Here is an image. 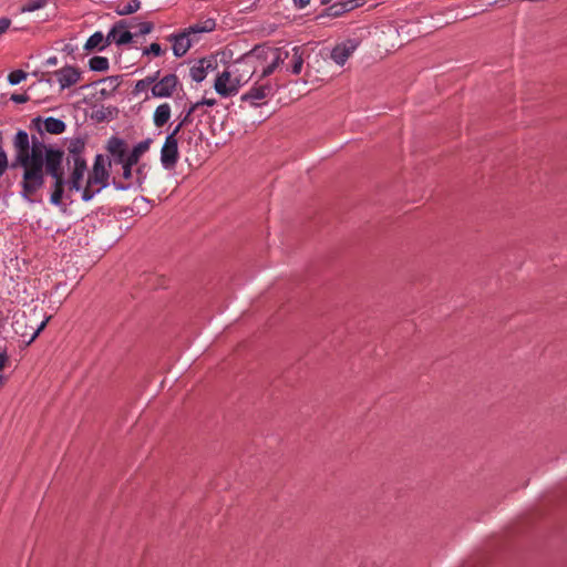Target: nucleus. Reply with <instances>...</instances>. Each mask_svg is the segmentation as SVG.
Masks as SVG:
<instances>
[{"label":"nucleus","mask_w":567,"mask_h":567,"mask_svg":"<svg viewBox=\"0 0 567 567\" xmlns=\"http://www.w3.org/2000/svg\"><path fill=\"white\" fill-rule=\"evenodd\" d=\"M71 164L73 165L70 179L71 189L82 190V182L87 171L86 161L75 158L73 162H71Z\"/></svg>","instance_id":"17"},{"label":"nucleus","mask_w":567,"mask_h":567,"mask_svg":"<svg viewBox=\"0 0 567 567\" xmlns=\"http://www.w3.org/2000/svg\"><path fill=\"white\" fill-rule=\"evenodd\" d=\"M54 76L60 84V89L64 90L76 84L81 79V73L76 68L66 65L55 71Z\"/></svg>","instance_id":"13"},{"label":"nucleus","mask_w":567,"mask_h":567,"mask_svg":"<svg viewBox=\"0 0 567 567\" xmlns=\"http://www.w3.org/2000/svg\"><path fill=\"white\" fill-rule=\"evenodd\" d=\"M64 159V154L56 157L55 159L49 161V163L44 166V176L49 175L53 179V192L50 197V203L54 206L62 205V198L64 193V173L62 168Z\"/></svg>","instance_id":"4"},{"label":"nucleus","mask_w":567,"mask_h":567,"mask_svg":"<svg viewBox=\"0 0 567 567\" xmlns=\"http://www.w3.org/2000/svg\"><path fill=\"white\" fill-rule=\"evenodd\" d=\"M110 174L102 155H96L92 171L89 173L86 185L82 189V199L91 200L102 189L109 186Z\"/></svg>","instance_id":"3"},{"label":"nucleus","mask_w":567,"mask_h":567,"mask_svg":"<svg viewBox=\"0 0 567 567\" xmlns=\"http://www.w3.org/2000/svg\"><path fill=\"white\" fill-rule=\"evenodd\" d=\"M184 127V125L178 122V124L173 128V131L168 135H173V137H177L181 130Z\"/></svg>","instance_id":"41"},{"label":"nucleus","mask_w":567,"mask_h":567,"mask_svg":"<svg viewBox=\"0 0 567 567\" xmlns=\"http://www.w3.org/2000/svg\"><path fill=\"white\" fill-rule=\"evenodd\" d=\"M29 95L28 94H12L11 95V101L17 103V104H22V103H27L29 101Z\"/></svg>","instance_id":"36"},{"label":"nucleus","mask_w":567,"mask_h":567,"mask_svg":"<svg viewBox=\"0 0 567 567\" xmlns=\"http://www.w3.org/2000/svg\"><path fill=\"white\" fill-rule=\"evenodd\" d=\"M122 166V176L123 181H116V183H130L134 181V173L132 171V167L135 166V164H128V162L120 163Z\"/></svg>","instance_id":"30"},{"label":"nucleus","mask_w":567,"mask_h":567,"mask_svg":"<svg viewBox=\"0 0 567 567\" xmlns=\"http://www.w3.org/2000/svg\"><path fill=\"white\" fill-rule=\"evenodd\" d=\"M171 105L168 103L159 104L153 113V123L156 127H163L171 118Z\"/></svg>","instance_id":"19"},{"label":"nucleus","mask_w":567,"mask_h":567,"mask_svg":"<svg viewBox=\"0 0 567 567\" xmlns=\"http://www.w3.org/2000/svg\"><path fill=\"white\" fill-rule=\"evenodd\" d=\"M159 71H157L154 75L146 76L145 79L138 80L134 85V94H141L145 92L155 80L158 78Z\"/></svg>","instance_id":"29"},{"label":"nucleus","mask_w":567,"mask_h":567,"mask_svg":"<svg viewBox=\"0 0 567 567\" xmlns=\"http://www.w3.org/2000/svg\"><path fill=\"white\" fill-rule=\"evenodd\" d=\"M147 167L145 164L140 165L133 173H134V181L130 183H116V181H113V185L118 190H127L131 188L140 187L146 179L147 175Z\"/></svg>","instance_id":"18"},{"label":"nucleus","mask_w":567,"mask_h":567,"mask_svg":"<svg viewBox=\"0 0 567 567\" xmlns=\"http://www.w3.org/2000/svg\"><path fill=\"white\" fill-rule=\"evenodd\" d=\"M150 145H151V140L150 138L141 141L136 145H134V147L131 151H128V153H127L126 161L128 162V164H135L136 165L138 163L140 157L145 152L148 151Z\"/></svg>","instance_id":"20"},{"label":"nucleus","mask_w":567,"mask_h":567,"mask_svg":"<svg viewBox=\"0 0 567 567\" xmlns=\"http://www.w3.org/2000/svg\"><path fill=\"white\" fill-rule=\"evenodd\" d=\"M63 50L66 51L68 53H72L73 47L71 44H66Z\"/></svg>","instance_id":"43"},{"label":"nucleus","mask_w":567,"mask_h":567,"mask_svg":"<svg viewBox=\"0 0 567 567\" xmlns=\"http://www.w3.org/2000/svg\"><path fill=\"white\" fill-rule=\"evenodd\" d=\"M248 54L251 56L254 75L258 80L265 79L278 70L287 56L284 48L270 47H255Z\"/></svg>","instance_id":"2"},{"label":"nucleus","mask_w":567,"mask_h":567,"mask_svg":"<svg viewBox=\"0 0 567 567\" xmlns=\"http://www.w3.org/2000/svg\"><path fill=\"white\" fill-rule=\"evenodd\" d=\"M179 84L176 74H167L159 80H155L152 84L151 92L153 97L165 99L171 97Z\"/></svg>","instance_id":"8"},{"label":"nucleus","mask_w":567,"mask_h":567,"mask_svg":"<svg viewBox=\"0 0 567 567\" xmlns=\"http://www.w3.org/2000/svg\"><path fill=\"white\" fill-rule=\"evenodd\" d=\"M179 159L178 138L167 135L161 148L159 161L166 171L175 169Z\"/></svg>","instance_id":"6"},{"label":"nucleus","mask_w":567,"mask_h":567,"mask_svg":"<svg viewBox=\"0 0 567 567\" xmlns=\"http://www.w3.org/2000/svg\"><path fill=\"white\" fill-rule=\"evenodd\" d=\"M164 53V50L162 49L161 44L154 42L151 43L150 47L145 48L143 50V55H154V56H161Z\"/></svg>","instance_id":"33"},{"label":"nucleus","mask_w":567,"mask_h":567,"mask_svg":"<svg viewBox=\"0 0 567 567\" xmlns=\"http://www.w3.org/2000/svg\"><path fill=\"white\" fill-rule=\"evenodd\" d=\"M106 150L115 164L126 162L128 150L124 140L117 136H112L107 141Z\"/></svg>","instance_id":"14"},{"label":"nucleus","mask_w":567,"mask_h":567,"mask_svg":"<svg viewBox=\"0 0 567 567\" xmlns=\"http://www.w3.org/2000/svg\"><path fill=\"white\" fill-rule=\"evenodd\" d=\"M228 68L241 85H245L255 76L251 65V56L248 52L229 64Z\"/></svg>","instance_id":"7"},{"label":"nucleus","mask_w":567,"mask_h":567,"mask_svg":"<svg viewBox=\"0 0 567 567\" xmlns=\"http://www.w3.org/2000/svg\"><path fill=\"white\" fill-rule=\"evenodd\" d=\"M215 29H216V20L213 18H208L204 21H200L198 23H195V24L188 27V31H190L193 34L208 33V32H213Z\"/></svg>","instance_id":"24"},{"label":"nucleus","mask_w":567,"mask_h":567,"mask_svg":"<svg viewBox=\"0 0 567 567\" xmlns=\"http://www.w3.org/2000/svg\"><path fill=\"white\" fill-rule=\"evenodd\" d=\"M44 6H45V0H30L21 8V12L22 13L33 12L39 9H42Z\"/></svg>","instance_id":"32"},{"label":"nucleus","mask_w":567,"mask_h":567,"mask_svg":"<svg viewBox=\"0 0 567 567\" xmlns=\"http://www.w3.org/2000/svg\"><path fill=\"white\" fill-rule=\"evenodd\" d=\"M292 2L296 8L303 9L310 3V0H292Z\"/></svg>","instance_id":"39"},{"label":"nucleus","mask_w":567,"mask_h":567,"mask_svg":"<svg viewBox=\"0 0 567 567\" xmlns=\"http://www.w3.org/2000/svg\"><path fill=\"white\" fill-rule=\"evenodd\" d=\"M195 104H198V107L202 105L214 106L216 104V100L204 97L203 100L196 102Z\"/></svg>","instance_id":"38"},{"label":"nucleus","mask_w":567,"mask_h":567,"mask_svg":"<svg viewBox=\"0 0 567 567\" xmlns=\"http://www.w3.org/2000/svg\"><path fill=\"white\" fill-rule=\"evenodd\" d=\"M128 25L131 29H136L134 35H145L153 31L154 24L150 21H136L135 19L128 21Z\"/></svg>","instance_id":"25"},{"label":"nucleus","mask_w":567,"mask_h":567,"mask_svg":"<svg viewBox=\"0 0 567 567\" xmlns=\"http://www.w3.org/2000/svg\"><path fill=\"white\" fill-rule=\"evenodd\" d=\"M11 25V20L9 18H0V35L3 34Z\"/></svg>","instance_id":"37"},{"label":"nucleus","mask_w":567,"mask_h":567,"mask_svg":"<svg viewBox=\"0 0 567 567\" xmlns=\"http://www.w3.org/2000/svg\"><path fill=\"white\" fill-rule=\"evenodd\" d=\"M90 70L95 72H104L109 70L110 63L109 59L105 56L96 55L90 59L89 61Z\"/></svg>","instance_id":"27"},{"label":"nucleus","mask_w":567,"mask_h":567,"mask_svg":"<svg viewBox=\"0 0 567 567\" xmlns=\"http://www.w3.org/2000/svg\"><path fill=\"white\" fill-rule=\"evenodd\" d=\"M8 360V355L6 352H0V370L4 368V364Z\"/></svg>","instance_id":"42"},{"label":"nucleus","mask_w":567,"mask_h":567,"mask_svg":"<svg viewBox=\"0 0 567 567\" xmlns=\"http://www.w3.org/2000/svg\"><path fill=\"white\" fill-rule=\"evenodd\" d=\"M128 21L121 20L116 22L106 34V43H115L116 45L128 44L133 40V33L128 30Z\"/></svg>","instance_id":"9"},{"label":"nucleus","mask_w":567,"mask_h":567,"mask_svg":"<svg viewBox=\"0 0 567 567\" xmlns=\"http://www.w3.org/2000/svg\"><path fill=\"white\" fill-rule=\"evenodd\" d=\"M198 109V104H192L190 107L181 114L179 122L185 126L188 123H190V116L192 114Z\"/></svg>","instance_id":"34"},{"label":"nucleus","mask_w":567,"mask_h":567,"mask_svg":"<svg viewBox=\"0 0 567 567\" xmlns=\"http://www.w3.org/2000/svg\"><path fill=\"white\" fill-rule=\"evenodd\" d=\"M50 319H51V316L44 317L42 319V321L37 326V328H32V332L29 334L27 331H22L20 329V328H22L23 326L27 324V318L23 315L21 318H17L16 319V321L13 322V328H14V331L17 333L21 334L22 337L29 336L27 344H30V343H32L37 339V337L40 334V332L45 328V326L48 324Z\"/></svg>","instance_id":"15"},{"label":"nucleus","mask_w":567,"mask_h":567,"mask_svg":"<svg viewBox=\"0 0 567 567\" xmlns=\"http://www.w3.org/2000/svg\"><path fill=\"white\" fill-rule=\"evenodd\" d=\"M9 163H8V156L7 152L2 146H0V177L6 173L8 169Z\"/></svg>","instance_id":"35"},{"label":"nucleus","mask_w":567,"mask_h":567,"mask_svg":"<svg viewBox=\"0 0 567 567\" xmlns=\"http://www.w3.org/2000/svg\"><path fill=\"white\" fill-rule=\"evenodd\" d=\"M85 148V143L81 138L72 140L68 146L69 156H68V163L71 164L75 158L79 159H85L83 157V152Z\"/></svg>","instance_id":"21"},{"label":"nucleus","mask_w":567,"mask_h":567,"mask_svg":"<svg viewBox=\"0 0 567 567\" xmlns=\"http://www.w3.org/2000/svg\"><path fill=\"white\" fill-rule=\"evenodd\" d=\"M141 8L140 0H131L125 4H118L115 12L118 16H128L135 13Z\"/></svg>","instance_id":"28"},{"label":"nucleus","mask_w":567,"mask_h":567,"mask_svg":"<svg viewBox=\"0 0 567 567\" xmlns=\"http://www.w3.org/2000/svg\"><path fill=\"white\" fill-rule=\"evenodd\" d=\"M43 126L45 132L50 134H62L66 128V125L62 120L53 116L47 117L43 122Z\"/></svg>","instance_id":"23"},{"label":"nucleus","mask_w":567,"mask_h":567,"mask_svg":"<svg viewBox=\"0 0 567 567\" xmlns=\"http://www.w3.org/2000/svg\"><path fill=\"white\" fill-rule=\"evenodd\" d=\"M13 147L16 154L11 166L23 169L20 196L30 204L41 203L38 193L44 186V166L64 152L56 145L44 144L35 136L30 143L29 134L23 130L16 133Z\"/></svg>","instance_id":"1"},{"label":"nucleus","mask_w":567,"mask_h":567,"mask_svg":"<svg viewBox=\"0 0 567 567\" xmlns=\"http://www.w3.org/2000/svg\"><path fill=\"white\" fill-rule=\"evenodd\" d=\"M28 78V73L23 70H14L9 73L8 82L10 85H18Z\"/></svg>","instance_id":"31"},{"label":"nucleus","mask_w":567,"mask_h":567,"mask_svg":"<svg viewBox=\"0 0 567 567\" xmlns=\"http://www.w3.org/2000/svg\"><path fill=\"white\" fill-rule=\"evenodd\" d=\"M359 41L355 39H349L333 48L331 51V59L338 64L343 65L347 60L357 50Z\"/></svg>","instance_id":"12"},{"label":"nucleus","mask_w":567,"mask_h":567,"mask_svg":"<svg viewBox=\"0 0 567 567\" xmlns=\"http://www.w3.org/2000/svg\"><path fill=\"white\" fill-rule=\"evenodd\" d=\"M105 40L106 37H104V34L101 31H96L86 40L84 49L86 51H92L95 49L102 51L109 44L105 42Z\"/></svg>","instance_id":"22"},{"label":"nucleus","mask_w":567,"mask_h":567,"mask_svg":"<svg viewBox=\"0 0 567 567\" xmlns=\"http://www.w3.org/2000/svg\"><path fill=\"white\" fill-rule=\"evenodd\" d=\"M209 64L205 65V61H200L197 65H194L189 71V76L194 82L200 83L207 76V69Z\"/></svg>","instance_id":"26"},{"label":"nucleus","mask_w":567,"mask_h":567,"mask_svg":"<svg viewBox=\"0 0 567 567\" xmlns=\"http://www.w3.org/2000/svg\"><path fill=\"white\" fill-rule=\"evenodd\" d=\"M241 86L243 85L233 75L228 66L223 72L218 73L214 83L216 93L223 97L236 95Z\"/></svg>","instance_id":"5"},{"label":"nucleus","mask_w":567,"mask_h":567,"mask_svg":"<svg viewBox=\"0 0 567 567\" xmlns=\"http://www.w3.org/2000/svg\"><path fill=\"white\" fill-rule=\"evenodd\" d=\"M193 33L188 31V28L184 29L178 33H173L168 37V41L172 42L173 54L176 58L184 56L192 47L190 35Z\"/></svg>","instance_id":"11"},{"label":"nucleus","mask_w":567,"mask_h":567,"mask_svg":"<svg viewBox=\"0 0 567 567\" xmlns=\"http://www.w3.org/2000/svg\"><path fill=\"white\" fill-rule=\"evenodd\" d=\"M284 52L287 56L284 59V63H280L281 69L290 72L291 74H299L303 65V50L300 47H293L290 50L284 48Z\"/></svg>","instance_id":"10"},{"label":"nucleus","mask_w":567,"mask_h":567,"mask_svg":"<svg viewBox=\"0 0 567 567\" xmlns=\"http://www.w3.org/2000/svg\"><path fill=\"white\" fill-rule=\"evenodd\" d=\"M56 64H58V58L56 56H50L44 62L45 66H55Z\"/></svg>","instance_id":"40"},{"label":"nucleus","mask_w":567,"mask_h":567,"mask_svg":"<svg viewBox=\"0 0 567 567\" xmlns=\"http://www.w3.org/2000/svg\"><path fill=\"white\" fill-rule=\"evenodd\" d=\"M272 87L269 84H255L248 92L243 96V101L250 102L251 105L258 106L259 102L271 94Z\"/></svg>","instance_id":"16"}]
</instances>
